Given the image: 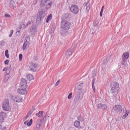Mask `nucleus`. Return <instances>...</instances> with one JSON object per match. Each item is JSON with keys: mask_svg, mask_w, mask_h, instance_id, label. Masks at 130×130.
<instances>
[{"mask_svg": "<svg viewBox=\"0 0 130 130\" xmlns=\"http://www.w3.org/2000/svg\"><path fill=\"white\" fill-rule=\"evenodd\" d=\"M70 11L74 15H77L80 10L77 5H72L70 7Z\"/></svg>", "mask_w": 130, "mask_h": 130, "instance_id": "nucleus-5", "label": "nucleus"}, {"mask_svg": "<svg viewBox=\"0 0 130 130\" xmlns=\"http://www.w3.org/2000/svg\"><path fill=\"white\" fill-rule=\"evenodd\" d=\"M51 5H52V2H51L50 3H49L47 6H49V8H51Z\"/></svg>", "mask_w": 130, "mask_h": 130, "instance_id": "nucleus-31", "label": "nucleus"}, {"mask_svg": "<svg viewBox=\"0 0 130 130\" xmlns=\"http://www.w3.org/2000/svg\"><path fill=\"white\" fill-rule=\"evenodd\" d=\"M12 5L15 4V2L14 1H11L10 5Z\"/></svg>", "mask_w": 130, "mask_h": 130, "instance_id": "nucleus-35", "label": "nucleus"}, {"mask_svg": "<svg viewBox=\"0 0 130 130\" xmlns=\"http://www.w3.org/2000/svg\"><path fill=\"white\" fill-rule=\"evenodd\" d=\"M15 101L20 103V102H22V98L20 97V96L17 95L15 96Z\"/></svg>", "mask_w": 130, "mask_h": 130, "instance_id": "nucleus-13", "label": "nucleus"}, {"mask_svg": "<svg viewBox=\"0 0 130 130\" xmlns=\"http://www.w3.org/2000/svg\"><path fill=\"white\" fill-rule=\"evenodd\" d=\"M17 93L20 95H26L27 93H28V90L24 88H19L17 90Z\"/></svg>", "mask_w": 130, "mask_h": 130, "instance_id": "nucleus-8", "label": "nucleus"}, {"mask_svg": "<svg viewBox=\"0 0 130 130\" xmlns=\"http://www.w3.org/2000/svg\"><path fill=\"white\" fill-rule=\"evenodd\" d=\"M2 127H3V126L0 124V129H1Z\"/></svg>", "mask_w": 130, "mask_h": 130, "instance_id": "nucleus-42", "label": "nucleus"}, {"mask_svg": "<svg viewBox=\"0 0 130 130\" xmlns=\"http://www.w3.org/2000/svg\"><path fill=\"white\" fill-rule=\"evenodd\" d=\"M98 108L99 109H103V110H105L107 108V106L106 105H103L102 104H99L97 106Z\"/></svg>", "mask_w": 130, "mask_h": 130, "instance_id": "nucleus-12", "label": "nucleus"}, {"mask_svg": "<svg viewBox=\"0 0 130 130\" xmlns=\"http://www.w3.org/2000/svg\"><path fill=\"white\" fill-rule=\"evenodd\" d=\"M27 78L29 81H32V80H34V77L31 74H28Z\"/></svg>", "mask_w": 130, "mask_h": 130, "instance_id": "nucleus-18", "label": "nucleus"}, {"mask_svg": "<svg viewBox=\"0 0 130 130\" xmlns=\"http://www.w3.org/2000/svg\"><path fill=\"white\" fill-rule=\"evenodd\" d=\"M9 79H10V75L7 74L5 76L4 81L5 82H8V81H9Z\"/></svg>", "mask_w": 130, "mask_h": 130, "instance_id": "nucleus-21", "label": "nucleus"}, {"mask_svg": "<svg viewBox=\"0 0 130 130\" xmlns=\"http://www.w3.org/2000/svg\"><path fill=\"white\" fill-rule=\"evenodd\" d=\"M11 34H13V33H14V30H11L10 31Z\"/></svg>", "mask_w": 130, "mask_h": 130, "instance_id": "nucleus-38", "label": "nucleus"}, {"mask_svg": "<svg viewBox=\"0 0 130 130\" xmlns=\"http://www.w3.org/2000/svg\"><path fill=\"white\" fill-rule=\"evenodd\" d=\"M43 113H44V112L40 111L38 113L36 114V115L40 118H41V117H43Z\"/></svg>", "mask_w": 130, "mask_h": 130, "instance_id": "nucleus-15", "label": "nucleus"}, {"mask_svg": "<svg viewBox=\"0 0 130 130\" xmlns=\"http://www.w3.org/2000/svg\"><path fill=\"white\" fill-rule=\"evenodd\" d=\"M112 93H115L119 91V84L115 82L112 84L111 86Z\"/></svg>", "mask_w": 130, "mask_h": 130, "instance_id": "nucleus-3", "label": "nucleus"}, {"mask_svg": "<svg viewBox=\"0 0 130 130\" xmlns=\"http://www.w3.org/2000/svg\"><path fill=\"white\" fill-rule=\"evenodd\" d=\"M52 19V14H50L48 16L47 19H46V23H48L50 20Z\"/></svg>", "mask_w": 130, "mask_h": 130, "instance_id": "nucleus-17", "label": "nucleus"}, {"mask_svg": "<svg viewBox=\"0 0 130 130\" xmlns=\"http://www.w3.org/2000/svg\"><path fill=\"white\" fill-rule=\"evenodd\" d=\"M37 127H38V128H39L40 127V124H38L36 125Z\"/></svg>", "mask_w": 130, "mask_h": 130, "instance_id": "nucleus-33", "label": "nucleus"}, {"mask_svg": "<svg viewBox=\"0 0 130 130\" xmlns=\"http://www.w3.org/2000/svg\"><path fill=\"white\" fill-rule=\"evenodd\" d=\"M24 124H27V125H28V120L25 121V122H24Z\"/></svg>", "mask_w": 130, "mask_h": 130, "instance_id": "nucleus-34", "label": "nucleus"}, {"mask_svg": "<svg viewBox=\"0 0 130 130\" xmlns=\"http://www.w3.org/2000/svg\"><path fill=\"white\" fill-rule=\"evenodd\" d=\"M74 51H75V49L70 48L69 50L66 51V55L67 56L70 57V56L73 55V52H74Z\"/></svg>", "mask_w": 130, "mask_h": 130, "instance_id": "nucleus-11", "label": "nucleus"}, {"mask_svg": "<svg viewBox=\"0 0 130 130\" xmlns=\"http://www.w3.org/2000/svg\"><path fill=\"white\" fill-rule=\"evenodd\" d=\"M41 20H42V17H40V21H41Z\"/></svg>", "mask_w": 130, "mask_h": 130, "instance_id": "nucleus-43", "label": "nucleus"}, {"mask_svg": "<svg viewBox=\"0 0 130 130\" xmlns=\"http://www.w3.org/2000/svg\"><path fill=\"white\" fill-rule=\"evenodd\" d=\"M103 11H104V9H101V13H103Z\"/></svg>", "mask_w": 130, "mask_h": 130, "instance_id": "nucleus-40", "label": "nucleus"}, {"mask_svg": "<svg viewBox=\"0 0 130 130\" xmlns=\"http://www.w3.org/2000/svg\"><path fill=\"white\" fill-rule=\"evenodd\" d=\"M113 110H114L115 112H117L118 113H121V112H122V111L123 110V108H122V106L120 105H116L113 107Z\"/></svg>", "mask_w": 130, "mask_h": 130, "instance_id": "nucleus-4", "label": "nucleus"}, {"mask_svg": "<svg viewBox=\"0 0 130 130\" xmlns=\"http://www.w3.org/2000/svg\"><path fill=\"white\" fill-rule=\"evenodd\" d=\"M20 88L21 89H28V85H27V80L26 79L23 78L21 79V81L20 82Z\"/></svg>", "mask_w": 130, "mask_h": 130, "instance_id": "nucleus-6", "label": "nucleus"}, {"mask_svg": "<svg viewBox=\"0 0 130 130\" xmlns=\"http://www.w3.org/2000/svg\"><path fill=\"white\" fill-rule=\"evenodd\" d=\"M25 28H26V25H25V23H21L19 27V29L21 30V29H25Z\"/></svg>", "mask_w": 130, "mask_h": 130, "instance_id": "nucleus-22", "label": "nucleus"}, {"mask_svg": "<svg viewBox=\"0 0 130 130\" xmlns=\"http://www.w3.org/2000/svg\"><path fill=\"white\" fill-rule=\"evenodd\" d=\"M103 12H100V17H102V16H103Z\"/></svg>", "mask_w": 130, "mask_h": 130, "instance_id": "nucleus-37", "label": "nucleus"}, {"mask_svg": "<svg viewBox=\"0 0 130 130\" xmlns=\"http://www.w3.org/2000/svg\"><path fill=\"white\" fill-rule=\"evenodd\" d=\"M3 110L5 111H10L11 110V107L10 106V101L9 100L4 101L3 106Z\"/></svg>", "mask_w": 130, "mask_h": 130, "instance_id": "nucleus-1", "label": "nucleus"}, {"mask_svg": "<svg viewBox=\"0 0 130 130\" xmlns=\"http://www.w3.org/2000/svg\"><path fill=\"white\" fill-rule=\"evenodd\" d=\"M72 95H73V93H70L68 96V99H72Z\"/></svg>", "mask_w": 130, "mask_h": 130, "instance_id": "nucleus-28", "label": "nucleus"}, {"mask_svg": "<svg viewBox=\"0 0 130 130\" xmlns=\"http://www.w3.org/2000/svg\"><path fill=\"white\" fill-rule=\"evenodd\" d=\"M61 24L62 27L63 28V29H65V30H69V29L71 28V25H72V23H71V22L65 20H62L61 21Z\"/></svg>", "mask_w": 130, "mask_h": 130, "instance_id": "nucleus-2", "label": "nucleus"}, {"mask_svg": "<svg viewBox=\"0 0 130 130\" xmlns=\"http://www.w3.org/2000/svg\"><path fill=\"white\" fill-rule=\"evenodd\" d=\"M28 117H29V116H26V117H25V119H27V118H28Z\"/></svg>", "mask_w": 130, "mask_h": 130, "instance_id": "nucleus-41", "label": "nucleus"}, {"mask_svg": "<svg viewBox=\"0 0 130 130\" xmlns=\"http://www.w3.org/2000/svg\"><path fill=\"white\" fill-rule=\"evenodd\" d=\"M92 88L93 90L94 93L96 92V88H95V79L93 78L92 81Z\"/></svg>", "mask_w": 130, "mask_h": 130, "instance_id": "nucleus-14", "label": "nucleus"}, {"mask_svg": "<svg viewBox=\"0 0 130 130\" xmlns=\"http://www.w3.org/2000/svg\"><path fill=\"white\" fill-rule=\"evenodd\" d=\"M102 9H104V6H103Z\"/></svg>", "mask_w": 130, "mask_h": 130, "instance_id": "nucleus-44", "label": "nucleus"}, {"mask_svg": "<svg viewBox=\"0 0 130 130\" xmlns=\"http://www.w3.org/2000/svg\"><path fill=\"white\" fill-rule=\"evenodd\" d=\"M5 56H6L7 58H9V50H6L5 51Z\"/></svg>", "mask_w": 130, "mask_h": 130, "instance_id": "nucleus-24", "label": "nucleus"}, {"mask_svg": "<svg viewBox=\"0 0 130 130\" xmlns=\"http://www.w3.org/2000/svg\"><path fill=\"white\" fill-rule=\"evenodd\" d=\"M33 122V120H32V119H31L29 121H28L27 123V126H31V125H32V123Z\"/></svg>", "mask_w": 130, "mask_h": 130, "instance_id": "nucleus-25", "label": "nucleus"}, {"mask_svg": "<svg viewBox=\"0 0 130 130\" xmlns=\"http://www.w3.org/2000/svg\"><path fill=\"white\" fill-rule=\"evenodd\" d=\"M128 57H129V53L128 52H126L123 53L122 60L124 62L126 61V59H128Z\"/></svg>", "mask_w": 130, "mask_h": 130, "instance_id": "nucleus-10", "label": "nucleus"}, {"mask_svg": "<svg viewBox=\"0 0 130 130\" xmlns=\"http://www.w3.org/2000/svg\"><path fill=\"white\" fill-rule=\"evenodd\" d=\"M22 58H23V55H22V54H20L19 55V59L20 61H22Z\"/></svg>", "mask_w": 130, "mask_h": 130, "instance_id": "nucleus-26", "label": "nucleus"}, {"mask_svg": "<svg viewBox=\"0 0 130 130\" xmlns=\"http://www.w3.org/2000/svg\"><path fill=\"white\" fill-rule=\"evenodd\" d=\"M86 10L87 12H89V11H90V6L86 7Z\"/></svg>", "mask_w": 130, "mask_h": 130, "instance_id": "nucleus-32", "label": "nucleus"}, {"mask_svg": "<svg viewBox=\"0 0 130 130\" xmlns=\"http://www.w3.org/2000/svg\"><path fill=\"white\" fill-rule=\"evenodd\" d=\"M28 46V42H25L24 43L23 46H22V49L23 50H25L26 48H27V46Z\"/></svg>", "mask_w": 130, "mask_h": 130, "instance_id": "nucleus-20", "label": "nucleus"}, {"mask_svg": "<svg viewBox=\"0 0 130 130\" xmlns=\"http://www.w3.org/2000/svg\"><path fill=\"white\" fill-rule=\"evenodd\" d=\"M29 68H30V70H31L33 72H36V71H37V69H38V65H37L36 63L30 62Z\"/></svg>", "mask_w": 130, "mask_h": 130, "instance_id": "nucleus-7", "label": "nucleus"}, {"mask_svg": "<svg viewBox=\"0 0 130 130\" xmlns=\"http://www.w3.org/2000/svg\"><path fill=\"white\" fill-rule=\"evenodd\" d=\"M13 35V34H10L9 35V37H12V36Z\"/></svg>", "mask_w": 130, "mask_h": 130, "instance_id": "nucleus-39", "label": "nucleus"}, {"mask_svg": "<svg viewBox=\"0 0 130 130\" xmlns=\"http://www.w3.org/2000/svg\"><path fill=\"white\" fill-rule=\"evenodd\" d=\"M74 126L75 127H80L81 126V123L79 121H75L74 122Z\"/></svg>", "mask_w": 130, "mask_h": 130, "instance_id": "nucleus-16", "label": "nucleus"}, {"mask_svg": "<svg viewBox=\"0 0 130 130\" xmlns=\"http://www.w3.org/2000/svg\"><path fill=\"white\" fill-rule=\"evenodd\" d=\"M83 83H78L77 84V88H78V89H82V88H83Z\"/></svg>", "mask_w": 130, "mask_h": 130, "instance_id": "nucleus-23", "label": "nucleus"}, {"mask_svg": "<svg viewBox=\"0 0 130 130\" xmlns=\"http://www.w3.org/2000/svg\"><path fill=\"white\" fill-rule=\"evenodd\" d=\"M9 62H10V60H8V59H7L5 61V64H7V65L9 64Z\"/></svg>", "mask_w": 130, "mask_h": 130, "instance_id": "nucleus-29", "label": "nucleus"}, {"mask_svg": "<svg viewBox=\"0 0 130 130\" xmlns=\"http://www.w3.org/2000/svg\"><path fill=\"white\" fill-rule=\"evenodd\" d=\"M7 117V114L6 113H4V112H1L0 113V123H2V122H4V121L5 120V118Z\"/></svg>", "mask_w": 130, "mask_h": 130, "instance_id": "nucleus-9", "label": "nucleus"}, {"mask_svg": "<svg viewBox=\"0 0 130 130\" xmlns=\"http://www.w3.org/2000/svg\"><path fill=\"white\" fill-rule=\"evenodd\" d=\"M7 68H4V69H3V72H6V71H7Z\"/></svg>", "mask_w": 130, "mask_h": 130, "instance_id": "nucleus-36", "label": "nucleus"}, {"mask_svg": "<svg viewBox=\"0 0 130 130\" xmlns=\"http://www.w3.org/2000/svg\"><path fill=\"white\" fill-rule=\"evenodd\" d=\"M5 17H6V18H10V17H11V16L10 15V14H5Z\"/></svg>", "mask_w": 130, "mask_h": 130, "instance_id": "nucleus-30", "label": "nucleus"}, {"mask_svg": "<svg viewBox=\"0 0 130 130\" xmlns=\"http://www.w3.org/2000/svg\"><path fill=\"white\" fill-rule=\"evenodd\" d=\"M128 114H129V111H126L125 114H124L123 116H122V119H125V118H126V117H127V116H128Z\"/></svg>", "mask_w": 130, "mask_h": 130, "instance_id": "nucleus-19", "label": "nucleus"}, {"mask_svg": "<svg viewBox=\"0 0 130 130\" xmlns=\"http://www.w3.org/2000/svg\"><path fill=\"white\" fill-rule=\"evenodd\" d=\"M59 83H60V80H58L56 82V83L55 84V86L56 87H57V86H58V85H59Z\"/></svg>", "mask_w": 130, "mask_h": 130, "instance_id": "nucleus-27", "label": "nucleus"}]
</instances>
